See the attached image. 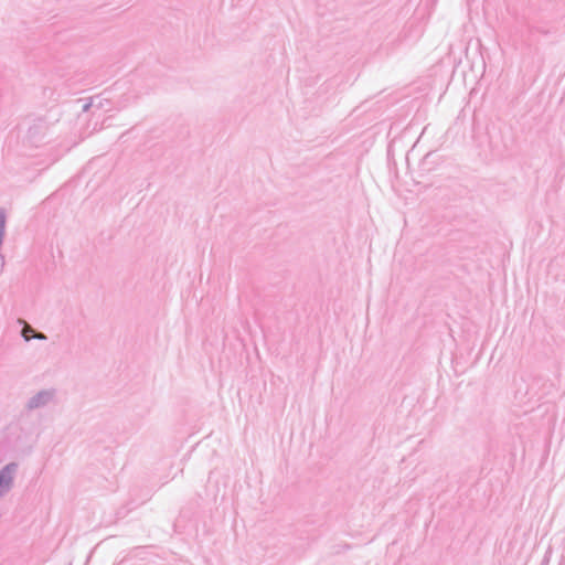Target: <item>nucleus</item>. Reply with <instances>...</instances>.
<instances>
[{
  "label": "nucleus",
  "mask_w": 565,
  "mask_h": 565,
  "mask_svg": "<svg viewBox=\"0 0 565 565\" xmlns=\"http://www.w3.org/2000/svg\"><path fill=\"white\" fill-rule=\"evenodd\" d=\"M12 483V470L6 467L0 471V494L8 490Z\"/></svg>",
  "instance_id": "1"
},
{
  "label": "nucleus",
  "mask_w": 565,
  "mask_h": 565,
  "mask_svg": "<svg viewBox=\"0 0 565 565\" xmlns=\"http://www.w3.org/2000/svg\"><path fill=\"white\" fill-rule=\"evenodd\" d=\"M22 335L24 337V339L26 341L30 340L31 338L44 339L43 334L35 333V331L30 326H28V324L24 326V328L22 330Z\"/></svg>",
  "instance_id": "2"
}]
</instances>
